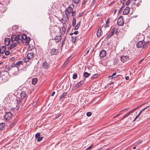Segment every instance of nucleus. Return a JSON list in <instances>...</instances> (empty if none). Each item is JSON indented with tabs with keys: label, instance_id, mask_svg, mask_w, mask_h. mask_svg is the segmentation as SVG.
Instances as JSON below:
<instances>
[{
	"label": "nucleus",
	"instance_id": "16",
	"mask_svg": "<svg viewBox=\"0 0 150 150\" xmlns=\"http://www.w3.org/2000/svg\"><path fill=\"white\" fill-rule=\"evenodd\" d=\"M10 40L9 38H7L4 40V45L6 46H8L9 44Z\"/></svg>",
	"mask_w": 150,
	"mask_h": 150
},
{
	"label": "nucleus",
	"instance_id": "39",
	"mask_svg": "<svg viewBox=\"0 0 150 150\" xmlns=\"http://www.w3.org/2000/svg\"><path fill=\"white\" fill-rule=\"evenodd\" d=\"M98 74H96L93 75L92 77H91L92 79L94 78L95 79V78H96L97 76H98Z\"/></svg>",
	"mask_w": 150,
	"mask_h": 150
},
{
	"label": "nucleus",
	"instance_id": "51",
	"mask_svg": "<svg viewBox=\"0 0 150 150\" xmlns=\"http://www.w3.org/2000/svg\"><path fill=\"white\" fill-rule=\"evenodd\" d=\"M61 115V114H58V115H57L56 116L55 118V119L57 118H58Z\"/></svg>",
	"mask_w": 150,
	"mask_h": 150
},
{
	"label": "nucleus",
	"instance_id": "63",
	"mask_svg": "<svg viewBox=\"0 0 150 150\" xmlns=\"http://www.w3.org/2000/svg\"><path fill=\"white\" fill-rule=\"evenodd\" d=\"M129 109V108H125L124 110L125 111H126V110H128Z\"/></svg>",
	"mask_w": 150,
	"mask_h": 150
},
{
	"label": "nucleus",
	"instance_id": "49",
	"mask_svg": "<svg viewBox=\"0 0 150 150\" xmlns=\"http://www.w3.org/2000/svg\"><path fill=\"white\" fill-rule=\"evenodd\" d=\"M62 23H63V24H65L66 22V21L64 20L63 19H62Z\"/></svg>",
	"mask_w": 150,
	"mask_h": 150
},
{
	"label": "nucleus",
	"instance_id": "6",
	"mask_svg": "<svg viewBox=\"0 0 150 150\" xmlns=\"http://www.w3.org/2000/svg\"><path fill=\"white\" fill-rule=\"evenodd\" d=\"M12 117V114L10 112H6L4 118L5 120H10Z\"/></svg>",
	"mask_w": 150,
	"mask_h": 150
},
{
	"label": "nucleus",
	"instance_id": "36",
	"mask_svg": "<svg viewBox=\"0 0 150 150\" xmlns=\"http://www.w3.org/2000/svg\"><path fill=\"white\" fill-rule=\"evenodd\" d=\"M119 76V75L118 76H117L115 77H114L112 75L111 76H110L109 77V78H110V79H113V78H114L115 79H116L117 78V77L118 76Z\"/></svg>",
	"mask_w": 150,
	"mask_h": 150
},
{
	"label": "nucleus",
	"instance_id": "2",
	"mask_svg": "<svg viewBox=\"0 0 150 150\" xmlns=\"http://www.w3.org/2000/svg\"><path fill=\"white\" fill-rule=\"evenodd\" d=\"M149 41L145 42L144 40L139 41L137 44V47L138 48H142L143 47V49H145L149 45Z\"/></svg>",
	"mask_w": 150,
	"mask_h": 150
},
{
	"label": "nucleus",
	"instance_id": "59",
	"mask_svg": "<svg viewBox=\"0 0 150 150\" xmlns=\"http://www.w3.org/2000/svg\"><path fill=\"white\" fill-rule=\"evenodd\" d=\"M10 59L11 60H12V61H13V60H15V58H14V57H11V58H10Z\"/></svg>",
	"mask_w": 150,
	"mask_h": 150
},
{
	"label": "nucleus",
	"instance_id": "61",
	"mask_svg": "<svg viewBox=\"0 0 150 150\" xmlns=\"http://www.w3.org/2000/svg\"><path fill=\"white\" fill-rule=\"evenodd\" d=\"M129 76H127L125 77V79L127 80H129Z\"/></svg>",
	"mask_w": 150,
	"mask_h": 150
},
{
	"label": "nucleus",
	"instance_id": "34",
	"mask_svg": "<svg viewBox=\"0 0 150 150\" xmlns=\"http://www.w3.org/2000/svg\"><path fill=\"white\" fill-rule=\"evenodd\" d=\"M130 114H131L129 112L123 116V119H124L126 117H127L129 116Z\"/></svg>",
	"mask_w": 150,
	"mask_h": 150
},
{
	"label": "nucleus",
	"instance_id": "20",
	"mask_svg": "<svg viewBox=\"0 0 150 150\" xmlns=\"http://www.w3.org/2000/svg\"><path fill=\"white\" fill-rule=\"evenodd\" d=\"M38 80L36 78L33 79L32 81V83L33 85H35L37 82Z\"/></svg>",
	"mask_w": 150,
	"mask_h": 150
},
{
	"label": "nucleus",
	"instance_id": "55",
	"mask_svg": "<svg viewBox=\"0 0 150 150\" xmlns=\"http://www.w3.org/2000/svg\"><path fill=\"white\" fill-rule=\"evenodd\" d=\"M78 33V31H76L74 32V34H75V35H77Z\"/></svg>",
	"mask_w": 150,
	"mask_h": 150
},
{
	"label": "nucleus",
	"instance_id": "28",
	"mask_svg": "<svg viewBox=\"0 0 150 150\" xmlns=\"http://www.w3.org/2000/svg\"><path fill=\"white\" fill-rule=\"evenodd\" d=\"M79 85L76 84V85H75L73 88L72 90L74 91L77 89V88L79 87Z\"/></svg>",
	"mask_w": 150,
	"mask_h": 150
},
{
	"label": "nucleus",
	"instance_id": "9",
	"mask_svg": "<svg viewBox=\"0 0 150 150\" xmlns=\"http://www.w3.org/2000/svg\"><path fill=\"white\" fill-rule=\"evenodd\" d=\"M62 39V37L61 35H57L55 36L54 38L52 39V40H54L55 41L56 43H57L60 42Z\"/></svg>",
	"mask_w": 150,
	"mask_h": 150
},
{
	"label": "nucleus",
	"instance_id": "38",
	"mask_svg": "<svg viewBox=\"0 0 150 150\" xmlns=\"http://www.w3.org/2000/svg\"><path fill=\"white\" fill-rule=\"evenodd\" d=\"M149 106H146V107L145 108H144V109H142V110H141L140 111V112H139V114L140 115L142 113L144 110H145Z\"/></svg>",
	"mask_w": 150,
	"mask_h": 150
},
{
	"label": "nucleus",
	"instance_id": "12",
	"mask_svg": "<svg viewBox=\"0 0 150 150\" xmlns=\"http://www.w3.org/2000/svg\"><path fill=\"white\" fill-rule=\"evenodd\" d=\"M59 52V50L55 49H52L51 50V55L57 54Z\"/></svg>",
	"mask_w": 150,
	"mask_h": 150
},
{
	"label": "nucleus",
	"instance_id": "7",
	"mask_svg": "<svg viewBox=\"0 0 150 150\" xmlns=\"http://www.w3.org/2000/svg\"><path fill=\"white\" fill-rule=\"evenodd\" d=\"M118 25L120 26H122L124 24L123 17L122 16L119 17L117 21Z\"/></svg>",
	"mask_w": 150,
	"mask_h": 150
},
{
	"label": "nucleus",
	"instance_id": "31",
	"mask_svg": "<svg viewBox=\"0 0 150 150\" xmlns=\"http://www.w3.org/2000/svg\"><path fill=\"white\" fill-rule=\"evenodd\" d=\"M43 138V137H40L38 138L37 140V141L38 142H40L42 140V139Z\"/></svg>",
	"mask_w": 150,
	"mask_h": 150
},
{
	"label": "nucleus",
	"instance_id": "26",
	"mask_svg": "<svg viewBox=\"0 0 150 150\" xmlns=\"http://www.w3.org/2000/svg\"><path fill=\"white\" fill-rule=\"evenodd\" d=\"M16 121H13L11 124H10V125L8 127L9 128H11L15 125V124H16Z\"/></svg>",
	"mask_w": 150,
	"mask_h": 150
},
{
	"label": "nucleus",
	"instance_id": "19",
	"mask_svg": "<svg viewBox=\"0 0 150 150\" xmlns=\"http://www.w3.org/2000/svg\"><path fill=\"white\" fill-rule=\"evenodd\" d=\"M17 45V43H13L12 45H10V47L8 48V50H10L14 48Z\"/></svg>",
	"mask_w": 150,
	"mask_h": 150
},
{
	"label": "nucleus",
	"instance_id": "42",
	"mask_svg": "<svg viewBox=\"0 0 150 150\" xmlns=\"http://www.w3.org/2000/svg\"><path fill=\"white\" fill-rule=\"evenodd\" d=\"M5 55H8L10 54V52L9 50H7L5 52Z\"/></svg>",
	"mask_w": 150,
	"mask_h": 150
},
{
	"label": "nucleus",
	"instance_id": "15",
	"mask_svg": "<svg viewBox=\"0 0 150 150\" xmlns=\"http://www.w3.org/2000/svg\"><path fill=\"white\" fill-rule=\"evenodd\" d=\"M115 28H113L110 34L107 35V36L106 37V38L107 39H109L112 35L115 32Z\"/></svg>",
	"mask_w": 150,
	"mask_h": 150
},
{
	"label": "nucleus",
	"instance_id": "3",
	"mask_svg": "<svg viewBox=\"0 0 150 150\" xmlns=\"http://www.w3.org/2000/svg\"><path fill=\"white\" fill-rule=\"evenodd\" d=\"M21 41L22 43L24 42V40L25 41L26 44H28L30 41V39L29 38H27L26 35L25 34H23L21 37Z\"/></svg>",
	"mask_w": 150,
	"mask_h": 150
},
{
	"label": "nucleus",
	"instance_id": "1",
	"mask_svg": "<svg viewBox=\"0 0 150 150\" xmlns=\"http://www.w3.org/2000/svg\"><path fill=\"white\" fill-rule=\"evenodd\" d=\"M27 96L25 91H22L20 93V97L18 98L19 100L17 99L16 105V107L14 106L12 107L11 110L18 111L22 104H24L26 101Z\"/></svg>",
	"mask_w": 150,
	"mask_h": 150
},
{
	"label": "nucleus",
	"instance_id": "37",
	"mask_svg": "<svg viewBox=\"0 0 150 150\" xmlns=\"http://www.w3.org/2000/svg\"><path fill=\"white\" fill-rule=\"evenodd\" d=\"M40 133L39 132L37 133L35 135V137L36 139L40 137Z\"/></svg>",
	"mask_w": 150,
	"mask_h": 150
},
{
	"label": "nucleus",
	"instance_id": "56",
	"mask_svg": "<svg viewBox=\"0 0 150 150\" xmlns=\"http://www.w3.org/2000/svg\"><path fill=\"white\" fill-rule=\"evenodd\" d=\"M79 27L77 26L76 25L75 27L74 28L75 30H77L79 28Z\"/></svg>",
	"mask_w": 150,
	"mask_h": 150
},
{
	"label": "nucleus",
	"instance_id": "43",
	"mask_svg": "<svg viewBox=\"0 0 150 150\" xmlns=\"http://www.w3.org/2000/svg\"><path fill=\"white\" fill-rule=\"evenodd\" d=\"M131 2V1L130 0H128V1H127L126 3V5L127 6H128L129 4H130Z\"/></svg>",
	"mask_w": 150,
	"mask_h": 150
},
{
	"label": "nucleus",
	"instance_id": "24",
	"mask_svg": "<svg viewBox=\"0 0 150 150\" xmlns=\"http://www.w3.org/2000/svg\"><path fill=\"white\" fill-rule=\"evenodd\" d=\"M5 125L4 123H1L0 124V130L2 129L5 127Z\"/></svg>",
	"mask_w": 150,
	"mask_h": 150
},
{
	"label": "nucleus",
	"instance_id": "64",
	"mask_svg": "<svg viewBox=\"0 0 150 150\" xmlns=\"http://www.w3.org/2000/svg\"><path fill=\"white\" fill-rule=\"evenodd\" d=\"M139 108V107H137V108H134V110L135 111V110H137Z\"/></svg>",
	"mask_w": 150,
	"mask_h": 150
},
{
	"label": "nucleus",
	"instance_id": "10",
	"mask_svg": "<svg viewBox=\"0 0 150 150\" xmlns=\"http://www.w3.org/2000/svg\"><path fill=\"white\" fill-rule=\"evenodd\" d=\"M129 59V57L126 56H122L120 57V59L122 62L124 63L125 62L127 61V60Z\"/></svg>",
	"mask_w": 150,
	"mask_h": 150
},
{
	"label": "nucleus",
	"instance_id": "41",
	"mask_svg": "<svg viewBox=\"0 0 150 150\" xmlns=\"http://www.w3.org/2000/svg\"><path fill=\"white\" fill-rule=\"evenodd\" d=\"M91 112H88L86 113V115L88 117H90L91 115Z\"/></svg>",
	"mask_w": 150,
	"mask_h": 150
},
{
	"label": "nucleus",
	"instance_id": "46",
	"mask_svg": "<svg viewBox=\"0 0 150 150\" xmlns=\"http://www.w3.org/2000/svg\"><path fill=\"white\" fill-rule=\"evenodd\" d=\"M140 115L139 114L136 117L135 119L134 120V121L135 120H136L139 117V116Z\"/></svg>",
	"mask_w": 150,
	"mask_h": 150
},
{
	"label": "nucleus",
	"instance_id": "50",
	"mask_svg": "<svg viewBox=\"0 0 150 150\" xmlns=\"http://www.w3.org/2000/svg\"><path fill=\"white\" fill-rule=\"evenodd\" d=\"M142 141L141 140H139L138 141V142L137 143V144H139L142 143Z\"/></svg>",
	"mask_w": 150,
	"mask_h": 150
},
{
	"label": "nucleus",
	"instance_id": "60",
	"mask_svg": "<svg viewBox=\"0 0 150 150\" xmlns=\"http://www.w3.org/2000/svg\"><path fill=\"white\" fill-rule=\"evenodd\" d=\"M80 22H79V23H78L76 25L77 26H78L79 27L80 26Z\"/></svg>",
	"mask_w": 150,
	"mask_h": 150
},
{
	"label": "nucleus",
	"instance_id": "23",
	"mask_svg": "<svg viewBox=\"0 0 150 150\" xmlns=\"http://www.w3.org/2000/svg\"><path fill=\"white\" fill-rule=\"evenodd\" d=\"M67 93L64 92L60 96V100H61L63 98H64L65 96H67Z\"/></svg>",
	"mask_w": 150,
	"mask_h": 150
},
{
	"label": "nucleus",
	"instance_id": "53",
	"mask_svg": "<svg viewBox=\"0 0 150 150\" xmlns=\"http://www.w3.org/2000/svg\"><path fill=\"white\" fill-rule=\"evenodd\" d=\"M87 0H84L83 2L82 3V5H85V3L87 2Z\"/></svg>",
	"mask_w": 150,
	"mask_h": 150
},
{
	"label": "nucleus",
	"instance_id": "57",
	"mask_svg": "<svg viewBox=\"0 0 150 150\" xmlns=\"http://www.w3.org/2000/svg\"><path fill=\"white\" fill-rule=\"evenodd\" d=\"M92 146H93L92 145H91L89 147H88L86 149L87 150H89V149H90L92 147Z\"/></svg>",
	"mask_w": 150,
	"mask_h": 150
},
{
	"label": "nucleus",
	"instance_id": "27",
	"mask_svg": "<svg viewBox=\"0 0 150 150\" xmlns=\"http://www.w3.org/2000/svg\"><path fill=\"white\" fill-rule=\"evenodd\" d=\"M76 23V19L75 18H74L72 21V25L73 26H75Z\"/></svg>",
	"mask_w": 150,
	"mask_h": 150
},
{
	"label": "nucleus",
	"instance_id": "58",
	"mask_svg": "<svg viewBox=\"0 0 150 150\" xmlns=\"http://www.w3.org/2000/svg\"><path fill=\"white\" fill-rule=\"evenodd\" d=\"M55 92H54V91L52 93V94H51V96H53L55 94Z\"/></svg>",
	"mask_w": 150,
	"mask_h": 150
},
{
	"label": "nucleus",
	"instance_id": "45",
	"mask_svg": "<svg viewBox=\"0 0 150 150\" xmlns=\"http://www.w3.org/2000/svg\"><path fill=\"white\" fill-rule=\"evenodd\" d=\"M71 13H72V15L73 16H75L76 12L75 11H73V10Z\"/></svg>",
	"mask_w": 150,
	"mask_h": 150
},
{
	"label": "nucleus",
	"instance_id": "21",
	"mask_svg": "<svg viewBox=\"0 0 150 150\" xmlns=\"http://www.w3.org/2000/svg\"><path fill=\"white\" fill-rule=\"evenodd\" d=\"M23 61H18L16 64L17 65V68L18 67H19L20 65H23Z\"/></svg>",
	"mask_w": 150,
	"mask_h": 150
},
{
	"label": "nucleus",
	"instance_id": "18",
	"mask_svg": "<svg viewBox=\"0 0 150 150\" xmlns=\"http://www.w3.org/2000/svg\"><path fill=\"white\" fill-rule=\"evenodd\" d=\"M101 30L100 27H99L98 29L97 32V35L98 37H99L101 35Z\"/></svg>",
	"mask_w": 150,
	"mask_h": 150
},
{
	"label": "nucleus",
	"instance_id": "54",
	"mask_svg": "<svg viewBox=\"0 0 150 150\" xmlns=\"http://www.w3.org/2000/svg\"><path fill=\"white\" fill-rule=\"evenodd\" d=\"M134 111H135V110L134 109H133L132 110L130 111L129 112L130 113V114H131V113H133V112H134Z\"/></svg>",
	"mask_w": 150,
	"mask_h": 150
},
{
	"label": "nucleus",
	"instance_id": "40",
	"mask_svg": "<svg viewBox=\"0 0 150 150\" xmlns=\"http://www.w3.org/2000/svg\"><path fill=\"white\" fill-rule=\"evenodd\" d=\"M80 0H73V2L75 4H78L79 3Z\"/></svg>",
	"mask_w": 150,
	"mask_h": 150
},
{
	"label": "nucleus",
	"instance_id": "4",
	"mask_svg": "<svg viewBox=\"0 0 150 150\" xmlns=\"http://www.w3.org/2000/svg\"><path fill=\"white\" fill-rule=\"evenodd\" d=\"M22 34H17L16 35H12L11 36V40L13 41H18L19 40L21 41V37Z\"/></svg>",
	"mask_w": 150,
	"mask_h": 150
},
{
	"label": "nucleus",
	"instance_id": "62",
	"mask_svg": "<svg viewBox=\"0 0 150 150\" xmlns=\"http://www.w3.org/2000/svg\"><path fill=\"white\" fill-rule=\"evenodd\" d=\"M116 73L115 72H114V73H113V74H112V75L113 76H115V75H116Z\"/></svg>",
	"mask_w": 150,
	"mask_h": 150
},
{
	"label": "nucleus",
	"instance_id": "11",
	"mask_svg": "<svg viewBox=\"0 0 150 150\" xmlns=\"http://www.w3.org/2000/svg\"><path fill=\"white\" fill-rule=\"evenodd\" d=\"M42 66L44 69H48L50 67V64L49 62L45 61L42 63Z\"/></svg>",
	"mask_w": 150,
	"mask_h": 150
},
{
	"label": "nucleus",
	"instance_id": "13",
	"mask_svg": "<svg viewBox=\"0 0 150 150\" xmlns=\"http://www.w3.org/2000/svg\"><path fill=\"white\" fill-rule=\"evenodd\" d=\"M106 54V51L104 50H102L100 52V56L101 57L103 58L105 56Z\"/></svg>",
	"mask_w": 150,
	"mask_h": 150
},
{
	"label": "nucleus",
	"instance_id": "17",
	"mask_svg": "<svg viewBox=\"0 0 150 150\" xmlns=\"http://www.w3.org/2000/svg\"><path fill=\"white\" fill-rule=\"evenodd\" d=\"M6 48L4 46H2L0 49V53L1 54H3L5 52Z\"/></svg>",
	"mask_w": 150,
	"mask_h": 150
},
{
	"label": "nucleus",
	"instance_id": "14",
	"mask_svg": "<svg viewBox=\"0 0 150 150\" xmlns=\"http://www.w3.org/2000/svg\"><path fill=\"white\" fill-rule=\"evenodd\" d=\"M130 8L129 7H126L123 11V13L124 15L128 14L129 12Z\"/></svg>",
	"mask_w": 150,
	"mask_h": 150
},
{
	"label": "nucleus",
	"instance_id": "29",
	"mask_svg": "<svg viewBox=\"0 0 150 150\" xmlns=\"http://www.w3.org/2000/svg\"><path fill=\"white\" fill-rule=\"evenodd\" d=\"M84 83V82L83 81H79V83H78L77 84L79 85V87H80Z\"/></svg>",
	"mask_w": 150,
	"mask_h": 150
},
{
	"label": "nucleus",
	"instance_id": "5",
	"mask_svg": "<svg viewBox=\"0 0 150 150\" xmlns=\"http://www.w3.org/2000/svg\"><path fill=\"white\" fill-rule=\"evenodd\" d=\"M73 10V8H72L70 6H69L68 7L66 8L65 11L66 16L68 19H69V14L71 13Z\"/></svg>",
	"mask_w": 150,
	"mask_h": 150
},
{
	"label": "nucleus",
	"instance_id": "35",
	"mask_svg": "<svg viewBox=\"0 0 150 150\" xmlns=\"http://www.w3.org/2000/svg\"><path fill=\"white\" fill-rule=\"evenodd\" d=\"M138 2H135L134 3H133V4H136L138 6H139V5H140V3L142 2V1L141 0H138Z\"/></svg>",
	"mask_w": 150,
	"mask_h": 150
},
{
	"label": "nucleus",
	"instance_id": "22",
	"mask_svg": "<svg viewBox=\"0 0 150 150\" xmlns=\"http://www.w3.org/2000/svg\"><path fill=\"white\" fill-rule=\"evenodd\" d=\"M61 31L62 34H64L66 32V28L64 26L62 27Z\"/></svg>",
	"mask_w": 150,
	"mask_h": 150
},
{
	"label": "nucleus",
	"instance_id": "47",
	"mask_svg": "<svg viewBox=\"0 0 150 150\" xmlns=\"http://www.w3.org/2000/svg\"><path fill=\"white\" fill-rule=\"evenodd\" d=\"M11 66L12 67H17V65H16V64H15V63H13L12 64Z\"/></svg>",
	"mask_w": 150,
	"mask_h": 150
},
{
	"label": "nucleus",
	"instance_id": "25",
	"mask_svg": "<svg viewBox=\"0 0 150 150\" xmlns=\"http://www.w3.org/2000/svg\"><path fill=\"white\" fill-rule=\"evenodd\" d=\"M91 75V74H89L87 72H84L83 74V76L86 78L88 77Z\"/></svg>",
	"mask_w": 150,
	"mask_h": 150
},
{
	"label": "nucleus",
	"instance_id": "48",
	"mask_svg": "<svg viewBox=\"0 0 150 150\" xmlns=\"http://www.w3.org/2000/svg\"><path fill=\"white\" fill-rule=\"evenodd\" d=\"M109 21V19H108L107 20V21H106V27H108V26L107 25V24L108 23V21Z\"/></svg>",
	"mask_w": 150,
	"mask_h": 150
},
{
	"label": "nucleus",
	"instance_id": "33",
	"mask_svg": "<svg viewBox=\"0 0 150 150\" xmlns=\"http://www.w3.org/2000/svg\"><path fill=\"white\" fill-rule=\"evenodd\" d=\"M69 61L70 60L69 59H67L64 63L63 66H64V67H65L66 66V65L68 63Z\"/></svg>",
	"mask_w": 150,
	"mask_h": 150
},
{
	"label": "nucleus",
	"instance_id": "30",
	"mask_svg": "<svg viewBox=\"0 0 150 150\" xmlns=\"http://www.w3.org/2000/svg\"><path fill=\"white\" fill-rule=\"evenodd\" d=\"M77 75L76 73L74 74L73 75L72 78L73 79H76L77 77Z\"/></svg>",
	"mask_w": 150,
	"mask_h": 150
},
{
	"label": "nucleus",
	"instance_id": "8",
	"mask_svg": "<svg viewBox=\"0 0 150 150\" xmlns=\"http://www.w3.org/2000/svg\"><path fill=\"white\" fill-rule=\"evenodd\" d=\"M34 56V54L33 52H30L27 55V59H25V62L28 61V60L27 59H32Z\"/></svg>",
	"mask_w": 150,
	"mask_h": 150
},
{
	"label": "nucleus",
	"instance_id": "32",
	"mask_svg": "<svg viewBox=\"0 0 150 150\" xmlns=\"http://www.w3.org/2000/svg\"><path fill=\"white\" fill-rule=\"evenodd\" d=\"M76 36H72V41L74 43H75V42L76 41Z\"/></svg>",
	"mask_w": 150,
	"mask_h": 150
},
{
	"label": "nucleus",
	"instance_id": "52",
	"mask_svg": "<svg viewBox=\"0 0 150 150\" xmlns=\"http://www.w3.org/2000/svg\"><path fill=\"white\" fill-rule=\"evenodd\" d=\"M65 40L64 39L63 40H62V47L63 45L64 44V42L65 41Z\"/></svg>",
	"mask_w": 150,
	"mask_h": 150
},
{
	"label": "nucleus",
	"instance_id": "44",
	"mask_svg": "<svg viewBox=\"0 0 150 150\" xmlns=\"http://www.w3.org/2000/svg\"><path fill=\"white\" fill-rule=\"evenodd\" d=\"M124 3H123L122 4V6L120 8V9L119 11V12H120V11H121L122 9L124 7Z\"/></svg>",
	"mask_w": 150,
	"mask_h": 150
}]
</instances>
